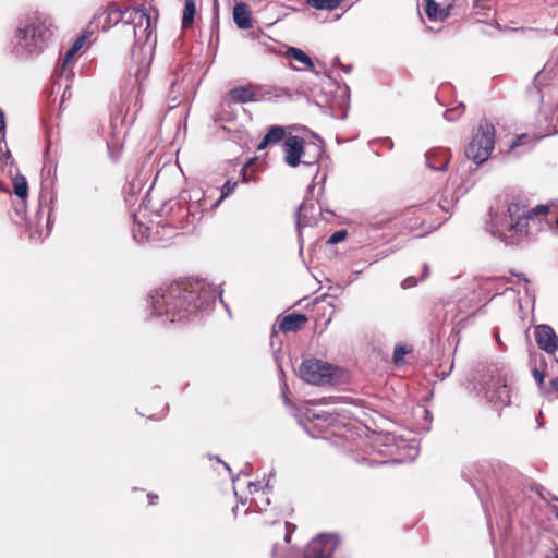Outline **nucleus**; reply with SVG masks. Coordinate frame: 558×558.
I'll use <instances>...</instances> for the list:
<instances>
[{"mask_svg":"<svg viewBox=\"0 0 558 558\" xmlns=\"http://www.w3.org/2000/svg\"><path fill=\"white\" fill-rule=\"evenodd\" d=\"M556 225H557V228H558V216H557V219H556Z\"/></svg>","mask_w":558,"mask_h":558,"instance_id":"44","label":"nucleus"},{"mask_svg":"<svg viewBox=\"0 0 558 558\" xmlns=\"http://www.w3.org/2000/svg\"><path fill=\"white\" fill-rule=\"evenodd\" d=\"M535 341L538 348L549 354L558 350V337L554 329L548 325H539L534 331Z\"/></svg>","mask_w":558,"mask_h":558,"instance_id":"11","label":"nucleus"},{"mask_svg":"<svg viewBox=\"0 0 558 558\" xmlns=\"http://www.w3.org/2000/svg\"><path fill=\"white\" fill-rule=\"evenodd\" d=\"M496 402H498L500 404H508L510 402L509 389L507 388L506 385H502L501 387H499L498 400H496Z\"/></svg>","mask_w":558,"mask_h":558,"instance_id":"28","label":"nucleus"},{"mask_svg":"<svg viewBox=\"0 0 558 558\" xmlns=\"http://www.w3.org/2000/svg\"><path fill=\"white\" fill-rule=\"evenodd\" d=\"M133 232H134V238L137 239L138 238V233H137L138 231L134 230Z\"/></svg>","mask_w":558,"mask_h":558,"instance_id":"42","label":"nucleus"},{"mask_svg":"<svg viewBox=\"0 0 558 558\" xmlns=\"http://www.w3.org/2000/svg\"><path fill=\"white\" fill-rule=\"evenodd\" d=\"M286 136V130L280 125H272L269 128L268 132L265 134L260 143L257 145V150H263L268 145L278 144Z\"/></svg>","mask_w":558,"mask_h":558,"instance_id":"16","label":"nucleus"},{"mask_svg":"<svg viewBox=\"0 0 558 558\" xmlns=\"http://www.w3.org/2000/svg\"><path fill=\"white\" fill-rule=\"evenodd\" d=\"M426 162L433 170H445L449 162V153L446 149H436L427 154Z\"/></svg>","mask_w":558,"mask_h":558,"instance_id":"15","label":"nucleus"},{"mask_svg":"<svg viewBox=\"0 0 558 558\" xmlns=\"http://www.w3.org/2000/svg\"><path fill=\"white\" fill-rule=\"evenodd\" d=\"M295 530L296 525L290 522H274L265 526L264 538L272 543L271 558H288L289 549L287 546L279 545L276 539L283 536L284 544L288 545Z\"/></svg>","mask_w":558,"mask_h":558,"instance_id":"8","label":"nucleus"},{"mask_svg":"<svg viewBox=\"0 0 558 558\" xmlns=\"http://www.w3.org/2000/svg\"><path fill=\"white\" fill-rule=\"evenodd\" d=\"M347 236L345 230H339L331 234V236L328 239L327 243L329 244H336L341 241H343Z\"/></svg>","mask_w":558,"mask_h":558,"instance_id":"29","label":"nucleus"},{"mask_svg":"<svg viewBox=\"0 0 558 558\" xmlns=\"http://www.w3.org/2000/svg\"><path fill=\"white\" fill-rule=\"evenodd\" d=\"M550 387L558 393V376L549 381Z\"/></svg>","mask_w":558,"mask_h":558,"instance_id":"34","label":"nucleus"},{"mask_svg":"<svg viewBox=\"0 0 558 558\" xmlns=\"http://www.w3.org/2000/svg\"><path fill=\"white\" fill-rule=\"evenodd\" d=\"M424 10L430 21H444L449 16V7L440 8L435 0H424Z\"/></svg>","mask_w":558,"mask_h":558,"instance_id":"17","label":"nucleus"},{"mask_svg":"<svg viewBox=\"0 0 558 558\" xmlns=\"http://www.w3.org/2000/svg\"><path fill=\"white\" fill-rule=\"evenodd\" d=\"M494 144L495 126L492 123L484 121L480 123L472 141L466 146L465 156L475 163H483L489 158Z\"/></svg>","mask_w":558,"mask_h":558,"instance_id":"5","label":"nucleus"},{"mask_svg":"<svg viewBox=\"0 0 558 558\" xmlns=\"http://www.w3.org/2000/svg\"><path fill=\"white\" fill-rule=\"evenodd\" d=\"M556 501H557V505H554L553 509H554L555 515L558 518V498H556Z\"/></svg>","mask_w":558,"mask_h":558,"instance_id":"40","label":"nucleus"},{"mask_svg":"<svg viewBox=\"0 0 558 558\" xmlns=\"http://www.w3.org/2000/svg\"><path fill=\"white\" fill-rule=\"evenodd\" d=\"M391 220H392V219H388L387 221H379V222H377V223H376V226H377V228H378V229H381V228H384V227H385V225H386L387 222H390Z\"/></svg>","mask_w":558,"mask_h":558,"instance_id":"38","label":"nucleus"},{"mask_svg":"<svg viewBox=\"0 0 558 558\" xmlns=\"http://www.w3.org/2000/svg\"><path fill=\"white\" fill-rule=\"evenodd\" d=\"M403 288H410L412 286L415 284V279L414 278H407L404 281H403Z\"/></svg>","mask_w":558,"mask_h":558,"instance_id":"33","label":"nucleus"},{"mask_svg":"<svg viewBox=\"0 0 558 558\" xmlns=\"http://www.w3.org/2000/svg\"><path fill=\"white\" fill-rule=\"evenodd\" d=\"M124 11L120 10L116 7H108V9L104 13V23H102V31H108L118 23H120L123 19Z\"/></svg>","mask_w":558,"mask_h":558,"instance_id":"18","label":"nucleus"},{"mask_svg":"<svg viewBox=\"0 0 558 558\" xmlns=\"http://www.w3.org/2000/svg\"><path fill=\"white\" fill-rule=\"evenodd\" d=\"M228 97L235 104L257 102L262 97L256 93L253 85L238 86L228 93Z\"/></svg>","mask_w":558,"mask_h":558,"instance_id":"12","label":"nucleus"},{"mask_svg":"<svg viewBox=\"0 0 558 558\" xmlns=\"http://www.w3.org/2000/svg\"><path fill=\"white\" fill-rule=\"evenodd\" d=\"M4 117L3 112L0 110V131L4 129Z\"/></svg>","mask_w":558,"mask_h":558,"instance_id":"35","label":"nucleus"},{"mask_svg":"<svg viewBox=\"0 0 558 558\" xmlns=\"http://www.w3.org/2000/svg\"><path fill=\"white\" fill-rule=\"evenodd\" d=\"M195 14H196L195 0H185L184 9L182 12V29L186 31L193 26Z\"/></svg>","mask_w":558,"mask_h":558,"instance_id":"19","label":"nucleus"},{"mask_svg":"<svg viewBox=\"0 0 558 558\" xmlns=\"http://www.w3.org/2000/svg\"><path fill=\"white\" fill-rule=\"evenodd\" d=\"M215 300V290L204 281H181L156 290L151 294V307L156 315L180 322L210 306Z\"/></svg>","mask_w":558,"mask_h":558,"instance_id":"1","label":"nucleus"},{"mask_svg":"<svg viewBox=\"0 0 558 558\" xmlns=\"http://www.w3.org/2000/svg\"><path fill=\"white\" fill-rule=\"evenodd\" d=\"M238 185H239L238 181L227 180L226 183L221 187V194H220L219 199L216 202L215 207L218 206L223 198H226L229 195H231L232 193H234Z\"/></svg>","mask_w":558,"mask_h":558,"instance_id":"26","label":"nucleus"},{"mask_svg":"<svg viewBox=\"0 0 558 558\" xmlns=\"http://www.w3.org/2000/svg\"><path fill=\"white\" fill-rule=\"evenodd\" d=\"M253 165H254V159H251L241 169V177H242L241 182L242 183L257 182L258 181V175L255 174V171L252 168Z\"/></svg>","mask_w":558,"mask_h":558,"instance_id":"24","label":"nucleus"},{"mask_svg":"<svg viewBox=\"0 0 558 558\" xmlns=\"http://www.w3.org/2000/svg\"><path fill=\"white\" fill-rule=\"evenodd\" d=\"M453 112H454V110H447V111L445 112V117H446V119L451 120V119H452V118H451V114H452Z\"/></svg>","mask_w":558,"mask_h":558,"instance_id":"39","label":"nucleus"},{"mask_svg":"<svg viewBox=\"0 0 558 558\" xmlns=\"http://www.w3.org/2000/svg\"><path fill=\"white\" fill-rule=\"evenodd\" d=\"M343 0H307V3L316 10L332 11L339 8Z\"/></svg>","mask_w":558,"mask_h":558,"instance_id":"22","label":"nucleus"},{"mask_svg":"<svg viewBox=\"0 0 558 558\" xmlns=\"http://www.w3.org/2000/svg\"><path fill=\"white\" fill-rule=\"evenodd\" d=\"M306 323L307 317L304 314L291 313L282 317L278 328L282 332H296L301 330Z\"/></svg>","mask_w":558,"mask_h":558,"instance_id":"13","label":"nucleus"},{"mask_svg":"<svg viewBox=\"0 0 558 558\" xmlns=\"http://www.w3.org/2000/svg\"><path fill=\"white\" fill-rule=\"evenodd\" d=\"M233 20L241 29H250L253 27L252 13L246 3H236L233 8Z\"/></svg>","mask_w":558,"mask_h":558,"instance_id":"14","label":"nucleus"},{"mask_svg":"<svg viewBox=\"0 0 558 558\" xmlns=\"http://www.w3.org/2000/svg\"><path fill=\"white\" fill-rule=\"evenodd\" d=\"M526 137H527L526 135H521V136H519V137L517 138V141L512 144V146H511V147H515L517 145H519V144L521 143V141H522L523 138H526Z\"/></svg>","mask_w":558,"mask_h":558,"instance_id":"36","label":"nucleus"},{"mask_svg":"<svg viewBox=\"0 0 558 558\" xmlns=\"http://www.w3.org/2000/svg\"><path fill=\"white\" fill-rule=\"evenodd\" d=\"M428 207L437 208L438 210L441 211V215L439 217H445L447 219L446 215L450 214L454 207V199L452 196L451 197H442L438 201V203L436 205H430Z\"/></svg>","mask_w":558,"mask_h":558,"instance_id":"23","label":"nucleus"},{"mask_svg":"<svg viewBox=\"0 0 558 558\" xmlns=\"http://www.w3.org/2000/svg\"><path fill=\"white\" fill-rule=\"evenodd\" d=\"M533 376H534L535 380H536L539 385L544 383V379H545V373H544V372H542V371H539V369L535 368V369L533 371Z\"/></svg>","mask_w":558,"mask_h":558,"instance_id":"30","label":"nucleus"},{"mask_svg":"<svg viewBox=\"0 0 558 558\" xmlns=\"http://www.w3.org/2000/svg\"><path fill=\"white\" fill-rule=\"evenodd\" d=\"M13 191L14 194L21 199H25L27 197L28 183L24 175H16L13 178Z\"/></svg>","mask_w":558,"mask_h":558,"instance_id":"21","label":"nucleus"},{"mask_svg":"<svg viewBox=\"0 0 558 558\" xmlns=\"http://www.w3.org/2000/svg\"><path fill=\"white\" fill-rule=\"evenodd\" d=\"M550 558H558V549H555L553 551V557H550Z\"/></svg>","mask_w":558,"mask_h":558,"instance_id":"41","label":"nucleus"},{"mask_svg":"<svg viewBox=\"0 0 558 558\" xmlns=\"http://www.w3.org/2000/svg\"><path fill=\"white\" fill-rule=\"evenodd\" d=\"M132 14L136 26H144L148 36L156 29L159 12L155 7L135 5Z\"/></svg>","mask_w":558,"mask_h":558,"instance_id":"10","label":"nucleus"},{"mask_svg":"<svg viewBox=\"0 0 558 558\" xmlns=\"http://www.w3.org/2000/svg\"><path fill=\"white\" fill-rule=\"evenodd\" d=\"M548 205H537L529 208V202L523 198H513L507 208L511 220L510 230L519 234H527V221L536 216H546L549 213Z\"/></svg>","mask_w":558,"mask_h":558,"instance_id":"4","label":"nucleus"},{"mask_svg":"<svg viewBox=\"0 0 558 558\" xmlns=\"http://www.w3.org/2000/svg\"><path fill=\"white\" fill-rule=\"evenodd\" d=\"M87 37V34H83L74 41L73 46L65 53L64 65L69 63L75 57V54L82 49Z\"/></svg>","mask_w":558,"mask_h":558,"instance_id":"25","label":"nucleus"},{"mask_svg":"<svg viewBox=\"0 0 558 558\" xmlns=\"http://www.w3.org/2000/svg\"><path fill=\"white\" fill-rule=\"evenodd\" d=\"M340 545V537L336 534H320L312 539L303 551V558H332Z\"/></svg>","mask_w":558,"mask_h":558,"instance_id":"9","label":"nucleus"},{"mask_svg":"<svg viewBox=\"0 0 558 558\" xmlns=\"http://www.w3.org/2000/svg\"><path fill=\"white\" fill-rule=\"evenodd\" d=\"M306 205L305 203H302L299 208H298V213H296V216H298V225L300 226L301 225V214L302 211L305 209Z\"/></svg>","mask_w":558,"mask_h":558,"instance_id":"32","label":"nucleus"},{"mask_svg":"<svg viewBox=\"0 0 558 558\" xmlns=\"http://www.w3.org/2000/svg\"><path fill=\"white\" fill-rule=\"evenodd\" d=\"M51 22L39 15L29 17L16 31L17 45L28 53L43 51L46 41L52 36Z\"/></svg>","mask_w":558,"mask_h":558,"instance_id":"2","label":"nucleus"},{"mask_svg":"<svg viewBox=\"0 0 558 558\" xmlns=\"http://www.w3.org/2000/svg\"><path fill=\"white\" fill-rule=\"evenodd\" d=\"M340 368L320 360H306L300 366L301 378L312 385L336 383Z\"/></svg>","mask_w":558,"mask_h":558,"instance_id":"6","label":"nucleus"},{"mask_svg":"<svg viewBox=\"0 0 558 558\" xmlns=\"http://www.w3.org/2000/svg\"><path fill=\"white\" fill-rule=\"evenodd\" d=\"M148 498L150 500V504L155 505L156 500L158 499V496L157 495H153V494H148Z\"/></svg>","mask_w":558,"mask_h":558,"instance_id":"37","label":"nucleus"},{"mask_svg":"<svg viewBox=\"0 0 558 558\" xmlns=\"http://www.w3.org/2000/svg\"><path fill=\"white\" fill-rule=\"evenodd\" d=\"M144 238H146V236L144 235V233H142L140 240L142 241Z\"/></svg>","mask_w":558,"mask_h":558,"instance_id":"43","label":"nucleus"},{"mask_svg":"<svg viewBox=\"0 0 558 558\" xmlns=\"http://www.w3.org/2000/svg\"><path fill=\"white\" fill-rule=\"evenodd\" d=\"M284 161L290 167H298L300 163L314 165L323 153L319 145L306 143L302 137L290 135L283 143Z\"/></svg>","mask_w":558,"mask_h":558,"instance_id":"3","label":"nucleus"},{"mask_svg":"<svg viewBox=\"0 0 558 558\" xmlns=\"http://www.w3.org/2000/svg\"><path fill=\"white\" fill-rule=\"evenodd\" d=\"M287 54L292 58L293 60L300 62L301 64L305 65L307 69H313L314 63L311 60V58L301 49L299 48H289L287 51Z\"/></svg>","mask_w":558,"mask_h":558,"instance_id":"20","label":"nucleus"},{"mask_svg":"<svg viewBox=\"0 0 558 558\" xmlns=\"http://www.w3.org/2000/svg\"><path fill=\"white\" fill-rule=\"evenodd\" d=\"M429 207H415L407 210L402 216V226L410 232H418L420 234L428 233L446 221L445 217L433 218L428 216Z\"/></svg>","mask_w":558,"mask_h":558,"instance_id":"7","label":"nucleus"},{"mask_svg":"<svg viewBox=\"0 0 558 558\" xmlns=\"http://www.w3.org/2000/svg\"><path fill=\"white\" fill-rule=\"evenodd\" d=\"M312 418H313V420H324V421H328L329 418H331V414H330V413H327V412H322V413H312Z\"/></svg>","mask_w":558,"mask_h":558,"instance_id":"31","label":"nucleus"},{"mask_svg":"<svg viewBox=\"0 0 558 558\" xmlns=\"http://www.w3.org/2000/svg\"><path fill=\"white\" fill-rule=\"evenodd\" d=\"M411 352V348L407 345L399 344L393 350V363L396 365H401L404 362V356Z\"/></svg>","mask_w":558,"mask_h":558,"instance_id":"27","label":"nucleus"}]
</instances>
